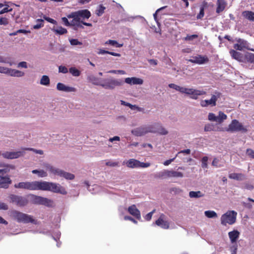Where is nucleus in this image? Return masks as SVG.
Here are the masks:
<instances>
[{
  "mask_svg": "<svg viewBox=\"0 0 254 254\" xmlns=\"http://www.w3.org/2000/svg\"><path fill=\"white\" fill-rule=\"evenodd\" d=\"M169 87L182 93H185L187 95H190V98L194 100H196L198 98V96L204 95L206 94V92L203 90H199L193 88L181 87L174 83L169 84Z\"/></svg>",
  "mask_w": 254,
  "mask_h": 254,
  "instance_id": "f257e3e1",
  "label": "nucleus"
},
{
  "mask_svg": "<svg viewBox=\"0 0 254 254\" xmlns=\"http://www.w3.org/2000/svg\"><path fill=\"white\" fill-rule=\"evenodd\" d=\"M40 190L51 191L64 195L67 193L65 189L60 184L46 181L40 182Z\"/></svg>",
  "mask_w": 254,
  "mask_h": 254,
  "instance_id": "f03ea898",
  "label": "nucleus"
},
{
  "mask_svg": "<svg viewBox=\"0 0 254 254\" xmlns=\"http://www.w3.org/2000/svg\"><path fill=\"white\" fill-rule=\"evenodd\" d=\"M11 216L13 219L16 220L19 223L36 224V221L33 218L32 216L17 210L12 211Z\"/></svg>",
  "mask_w": 254,
  "mask_h": 254,
  "instance_id": "7ed1b4c3",
  "label": "nucleus"
},
{
  "mask_svg": "<svg viewBox=\"0 0 254 254\" xmlns=\"http://www.w3.org/2000/svg\"><path fill=\"white\" fill-rule=\"evenodd\" d=\"M91 15V12L88 9H82L74 12H72L70 14L67 15L68 18L74 19L76 20H83L88 19Z\"/></svg>",
  "mask_w": 254,
  "mask_h": 254,
  "instance_id": "20e7f679",
  "label": "nucleus"
},
{
  "mask_svg": "<svg viewBox=\"0 0 254 254\" xmlns=\"http://www.w3.org/2000/svg\"><path fill=\"white\" fill-rule=\"evenodd\" d=\"M14 187L16 189H23L30 190H40V182H22L15 184Z\"/></svg>",
  "mask_w": 254,
  "mask_h": 254,
  "instance_id": "39448f33",
  "label": "nucleus"
},
{
  "mask_svg": "<svg viewBox=\"0 0 254 254\" xmlns=\"http://www.w3.org/2000/svg\"><path fill=\"white\" fill-rule=\"evenodd\" d=\"M237 213L234 211H228L225 214H223L221 217V223L223 225L226 226L227 224L232 225L234 224L236 220Z\"/></svg>",
  "mask_w": 254,
  "mask_h": 254,
  "instance_id": "423d86ee",
  "label": "nucleus"
},
{
  "mask_svg": "<svg viewBox=\"0 0 254 254\" xmlns=\"http://www.w3.org/2000/svg\"><path fill=\"white\" fill-rule=\"evenodd\" d=\"M46 167L51 173L55 175H57L60 177H63L66 180H72L74 179L75 176L73 174L65 172L62 170L56 168L50 165H47Z\"/></svg>",
  "mask_w": 254,
  "mask_h": 254,
  "instance_id": "0eeeda50",
  "label": "nucleus"
},
{
  "mask_svg": "<svg viewBox=\"0 0 254 254\" xmlns=\"http://www.w3.org/2000/svg\"><path fill=\"white\" fill-rule=\"evenodd\" d=\"M226 131L230 132L242 131L246 132L248 130L247 128L243 126L238 120H233L231 123L228 126V127L226 129Z\"/></svg>",
  "mask_w": 254,
  "mask_h": 254,
  "instance_id": "6e6552de",
  "label": "nucleus"
},
{
  "mask_svg": "<svg viewBox=\"0 0 254 254\" xmlns=\"http://www.w3.org/2000/svg\"><path fill=\"white\" fill-rule=\"evenodd\" d=\"M95 85H100L106 89H113L116 86H119L123 84L121 80L115 79H107L104 83H94Z\"/></svg>",
  "mask_w": 254,
  "mask_h": 254,
  "instance_id": "1a4fd4ad",
  "label": "nucleus"
},
{
  "mask_svg": "<svg viewBox=\"0 0 254 254\" xmlns=\"http://www.w3.org/2000/svg\"><path fill=\"white\" fill-rule=\"evenodd\" d=\"M152 129H153L151 125L143 126L132 129L131 130V133L132 134L136 136H141L148 133H152V132L154 131Z\"/></svg>",
  "mask_w": 254,
  "mask_h": 254,
  "instance_id": "9d476101",
  "label": "nucleus"
},
{
  "mask_svg": "<svg viewBox=\"0 0 254 254\" xmlns=\"http://www.w3.org/2000/svg\"><path fill=\"white\" fill-rule=\"evenodd\" d=\"M9 198L10 202L20 207L26 205L28 202V200L26 197L13 194H10Z\"/></svg>",
  "mask_w": 254,
  "mask_h": 254,
  "instance_id": "9b49d317",
  "label": "nucleus"
},
{
  "mask_svg": "<svg viewBox=\"0 0 254 254\" xmlns=\"http://www.w3.org/2000/svg\"><path fill=\"white\" fill-rule=\"evenodd\" d=\"M126 165L127 167L130 168H147L150 166V163L141 162L137 160L130 159L127 162Z\"/></svg>",
  "mask_w": 254,
  "mask_h": 254,
  "instance_id": "f8f14e48",
  "label": "nucleus"
},
{
  "mask_svg": "<svg viewBox=\"0 0 254 254\" xmlns=\"http://www.w3.org/2000/svg\"><path fill=\"white\" fill-rule=\"evenodd\" d=\"M188 61L194 64H203L209 62V59L206 56L197 55L192 57L191 59L188 60Z\"/></svg>",
  "mask_w": 254,
  "mask_h": 254,
  "instance_id": "ddd939ff",
  "label": "nucleus"
},
{
  "mask_svg": "<svg viewBox=\"0 0 254 254\" xmlns=\"http://www.w3.org/2000/svg\"><path fill=\"white\" fill-rule=\"evenodd\" d=\"M24 152L23 151H16V152H5L2 154V156L6 159H16L19 157L23 156Z\"/></svg>",
  "mask_w": 254,
  "mask_h": 254,
  "instance_id": "4468645a",
  "label": "nucleus"
},
{
  "mask_svg": "<svg viewBox=\"0 0 254 254\" xmlns=\"http://www.w3.org/2000/svg\"><path fill=\"white\" fill-rule=\"evenodd\" d=\"M237 43L234 45V48L237 50L242 51L244 49H249V43L245 40L239 39L237 40Z\"/></svg>",
  "mask_w": 254,
  "mask_h": 254,
  "instance_id": "2eb2a0df",
  "label": "nucleus"
},
{
  "mask_svg": "<svg viewBox=\"0 0 254 254\" xmlns=\"http://www.w3.org/2000/svg\"><path fill=\"white\" fill-rule=\"evenodd\" d=\"M165 216L162 214L159 218L155 221V224L164 229H167L169 228V223L165 220Z\"/></svg>",
  "mask_w": 254,
  "mask_h": 254,
  "instance_id": "dca6fc26",
  "label": "nucleus"
},
{
  "mask_svg": "<svg viewBox=\"0 0 254 254\" xmlns=\"http://www.w3.org/2000/svg\"><path fill=\"white\" fill-rule=\"evenodd\" d=\"M151 126L152 130L154 131L152 133H158L161 135H166L168 133V131L159 123H154L151 125Z\"/></svg>",
  "mask_w": 254,
  "mask_h": 254,
  "instance_id": "f3484780",
  "label": "nucleus"
},
{
  "mask_svg": "<svg viewBox=\"0 0 254 254\" xmlns=\"http://www.w3.org/2000/svg\"><path fill=\"white\" fill-rule=\"evenodd\" d=\"M127 211L128 213L135 217L137 219H141V215L140 211L136 208L135 205L133 204L128 207Z\"/></svg>",
  "mask_w": 254,
  "mask_h": 254,
  "instance_id": "a211bd4d",
  "label": "nucleus"
},
{
  "mask_svg": "<svg viewBox=\"0 0 254 254\" xmlns=\"http://www.w3.org/2000/svg\"><path fill=\"white\" fill-rule=\"evenodd\" d=\"M217 100V97L215 95H213L210 100H204L201 101L200 105L202 107H207L209 105H211L212 106H216V102Z\"/></svg>",
  "mask_w": 254,
  "mask_h": 254,
  "instance_id": "6ab92c4d",
  "label": "nucleus"
},
{
  "mask_svg": "<svg viewBox=\"0 0 254 254\" xmlns=\"http://www.w3.org/2000/svg\"><path fill=\"white\" fill-rule=\"evenodd\" d=\"M0 183H2L0 184L2 188L7 189L11 184L12 181L8 176H2L0 177Z\"/></svg>",
  "mask_w": 254,
  "mask_h": 254,
  "instance_id": "aec40b11",
  "label": "nucleus"
},
{
  "mask_svg": "<svg viewBox=\"0 0 254 254\" xmlns=\"http://www.w3.org/2000/svg\"><path fill=\"white\" fill-rule=\"evenodd\" d=\"M125 82L130 85H141L143 84V80L141 78L133 77H127L125 78Z\"/></svg>",
  "mask_w": 254,
  "mask_h": 254,
  "instance_id": "412c9836",
  "label": "nucleus"
},
{
  "mask_svg": "<svg viewBox=\"0 0 254 254\" xmlns=\"http://www.w3.org/2000/svg\"><path fill=\"white\" fill-rule=\"evenodd\" d=\"M216 4L217 8L216 12L217 13H220L225 9L227 3L224 0H217Z\"/></svg>",
  "mask_w": 254,
  "mask_h": 254,
  "instance_id": "4be33fe9",
  "label": "nucleus"
},
{
  "mask_svg": "<svg viewBox=\"0 0 254 254\" xmlns=\"http://www.w3.org/2000/svg\"><path fill=\"white\" fill-rule=\"evenodd\" d=\"M228 236L232 243H235L240 236V232L236 230L228 233Z\"/></svg>",
  "mask_w": 254,
  "mask_h": 254,
  "instance_id": "5701e85b",
  "label": "nucleus"
},
{
  "mask_svg": "<svg viewBox=\"0 0 254 254\" xmlns=\"http://www.w3.org/2000/svg\"><path fill=\"white\" fill-rule=\"evenodd\" d=\"M57 88L59 91H63L65 92H72L74 91L75 90V89L73 87L66 86L63 83L60 82L57 84Z\"/></svg>",
  "mask_w": 254,
  "mask_h": 254,
  "instance_id": "b1692460",
  "label": "nucleus"
},
{
  "mask_svg": "<svg viewBox=\"0 0 254 254\" xmlns=\"http://www.w3.org/2000/svg\"><path fill=\"white\" fill-rule=\"evenodd\" d=\"M7 74L11 76L21 77L24 75V73L22 71H19L17 69L8 68Z\"/></svg>",
  "mask_w": 254,
  "mask_h": 254,
  "instance_id": "393cba45",
  "label": "nucleus"
},
{
  "mask_svg": "<svg viewBox=\"0 0 254 254\" xmlns=\"http://www.w3.org/2000/svg\"><path fill=\"white\" fill-rule=\"evenodd\" d=\"M167 175L168 178H183L184 177L183 173L174 170H168Z\"/></svg>",
  "mask_w": 254,
  "mask_h": 254,
  "instance_id": "a878e982",
  "label": "nucleus"
},
{
  "mask_svg": "<svg viewBox=\"0 0 254 254\" xmlns=\"http://www.w3.org/2000/svg\"><path fill=\"white\" fill-rule=\"evenodd\" d=\"M83 21L76 20L74 21V19H72V27L74 30H77L78 28L83 29Z\"/></svg>",
  "mask_w": 254,
  "mask_h": 254,
  "instance_id": "bb28decb",
  "label": "nucleus"
},
{
  "mask_svg": "<svg viewBox=\"0 0 254 254\" xmlns=\"http://www.w3.org/2000/svg\"><path fill=\"white\" fill-rule=\"evenodd\" d=\"M230 53L233 59L240 62L242 61L243 57L241 53L237 52L234 50H230Z\"/></svg>",
  "mask_w": 254,
  "mask_h": 254,
  "instance_id": "cd10ccee",
  "label": "nucleus"
},
{
  "mask_svg": "<svg viewBox=\"0 0 254 254\" xmlns=\"http://www.w3.org/2000/svg\"><path fill=\"white\" fill-rule=\"evenodd\" d=\"M229 178L237 181H242L245 179V175L242 173H231L229 175Z\"/></svg>",
  "mask_w": 254,
  "mask_h": 254,
  "instance_id": "c85d7f7f",
  "label": "nucleus"
},
{
  "mask_svg": "<svg viewBox=\"0 0 254 254\" xmlns=\"http://www.w3.org/2000/svg\"><path fill=\"white\" fill-rule=\"evenodd\" d=\"M52 30L55 32V34L59 35H63L67 33V30L62 26H59L57 28L54 27L52 29Z\"/></svg>",
  "mask_w": 254,
  "mask_h": 254,
  "instance_id": "c756f323",
  "label": "nucleus"
},
{
  "mask_svg": "<svg viewBox=\"0 0 254 254\" xmlns=\"http://www.w3.org/2000/svg\"><path fill=\"white\" fill-rule=\"evenodd\" d=\"M243 16L246 19L254 21V12L251 11H245L243 12Z\"/></svg>",
  "mask_w": 254,
  "mask_h": 254,
  "instance_id": "7c9ffc66",
  "label": "nucleus"
},
{
  "mask_svg": "<svg viewBox=\"0 0 254 254\" xmlns=\"http://www.w3.org/2000/svg\"><path fill=\"white\" fill-rule=\"evenodd\" d=\"M222 130L217 128V129L215 128V127L214 125L212 124H207L205 125L204 127V131H221Z\"/></svg>",
  "mask_w": 254,
  "mask_h": 254,
  "instance_id": "2f4dec72",
  "label": "nucleus"
},
{
  "mask_svg": "<svg viewBox=\"0 0 254 254\" xmlns=\"http://www.w3.org/2000/svg\"><path fill=\"white\" fill-rule=\"evenodd\" d=\"M204 196V194L200 191H190L189 192V196L190 198H199Z\"/></svg>",
  "mask_w": 254,
  "mask_h": 254,
  "instance_id": "473e14b6",
  "label": "nucleus"
},
{
  "mask_svg": "<svg viewBox=\"0 0 254 254\" xmlns=\"http://www.w3.org/2000/svg\"><path fill=\"white\" fill-rule=\"evenodd\" d=\"M167 173H168V170H164L163 171L158 172L157 174H155L154 177L155 178H159V179L167 178H168Z\"/></svg>",
  "mask_w": 254,
  "mask_h": 254,
  "instance_id": "72a5a7b5",
  "label": "nucleus"
},
{
  "mask_svg": "<svg viewBox=\"0 0 254 254\" xmlns=\"http://www.w3.org/2000/svg\"><path fill=\"white\" fill-rule=\"evenodd\" d=\"M98 54L99 55H103L105 54H109L113 56L121 57V55L119 53H117L113 52H110L103 49H100Z\"/></svg>",
  "mask_w": 254,
  "mask_h": 254,
  "instance_id": "f704fd0d",
  "label": "nucleus"
},
{
  "mask_svg": "<svg viewBox=\"0 0 254 254\" xmlns=\"http://www.w3.org/2000/svg\"><path fill=\"white\" fill-rule=\"evenodd\" d=\"M105 44L111 45L117 48H121L123 46V44H119L117 41L113 40H109Z\"/></svg>",
  "mask_w": 254,
  "mask_h": 254,
  "instance_id": "c9c22d12",
  "label": "nucleus"
},
{
  "mask_svg": "<svg viewBox=\"0 0 254 254\" xmlns=\"http://www.w3.org/2000/svg\"><path fill=\"white\" fill-rule=\"evenodd\" d=\"M227 115L221 111L219 112L218 116H217V122L221 123L227 119Z\"/></svg>",
  "mask_w": 254,
  "mask_h": 254,
  "instance_id": "e433bc0d",
  "label": "nucleus"
},
{
  "mask_svg": "<svg viewBox=\"0 0 254 254\" xmlns=\"http://www.w3.org/2000/svg\"><path fill=\"white\" fill-rule=\"evenodd\" d=\"M53 203V201L51 199L43 197L41 204L50 207L52 206Z\"/></svg>",
  "mask_w": 254,
  "mask_h": 254,
  "instance_id": "4c0bfd02",
  "label": "nucleus"
},
{
  "mask_svg": "<svg viewBox=\"0 0 254 254\" xmlns=\"http://www.w3.org/2000/svg\"><path fill=\"white\" fill-rule=\"evenodd\" d=\"M40 84L43 85H49L50 84V79L47 75L42 76L40 80Z\"/></svg>",
  "mask_w": 254,
  "mask_h": 254,
  "instance_id": "58836bf2",
  "label": "nucleus"
},
{
  "mask_svg": "<svg viewBox=\"0 0 254 254\" xmlns=\"http://www.w3.org/2000/svg\"><path fill=\"white\" fill-rule=\"evenodd\" d=\"M32 196L33 198L32 201L33 203L37 204H41L43 197L35 195H32Z\"/></svg>",
  "mask_w": 254,
  "mask_h": 254,
  "instance_id": "ea45409f",
  "label": "nucleus"
},
{
  "mask_svg": "<svg viewBox=\"0 0 254 254\" xmlns=\"http://www.w3.org/2000/svg\"><path fill=\"white\" fill-rule=\"evenodd\" d=\"M205 215L208 218H215L217 217V213L214 211L211 210H207L204 212Z\"/></svg>",
  "mask_w": 254,
  "mask_h": 254,
  "instance_id": "a19ab883",
  "label": "nucleus"
},
{
  "mask_svg": "<svg viewBox=\"0 0 254 254\" xmlns=\"http://www.w3.org/2000/svg\"><path fill=\"white\" fill-rule=\"evenodd\" d=\"M69 71L74 76H78L80 74V71L75 67H70L69 69Z\"/></svg>",
  "mask_w": 254,
  "mask_h": 254,
  "instance_id": "79ce46f5",
  "label": "nucleus"
},
{
  "mask_svg": "<svg viewBox=\"0 0 254 254\" xmlns=\"http://www.w3.org/2000/svg\"><path fill=\"white\" fill-rule=\"evenodd\" d=\"M37 23L33 26V28L35 29H38L44 26V20L42 19H37Z\"/></svg>",
  "mask_w": 254,
  "mask_h": 254,
  "instance_id": "37998d69",
  "label": "nucleus"
},
{
  "mask_svg": "<svg viewBox=\"0 0 254 254\" xmlns=\"http://www.w3.org/2000/svg\"><path fill=\"white\" fill-rule=\"evenodd\" d=\"M246 59L247 62L254 64V53H248L245 55Z\"/></svg>",
  "mask_w": 254,
  "mask_h": 254,
  "instance_id": "c03bdc74",
  "label": "nucleus"
},
{
  "mask_svg": "<svg viewBox=\"0 0 254 254\" xmlns=\"http://www.w3.org/2000/svg\"><path fill=\"white\" fill-rule=\"evenodd\" d=\"M105 9V7L103 5H100L98 9L96 10V14L99 16H101L104 12Z\"/></svg>",
  "mask_w": 254,
  "mask_h": 254,
  "instance_id": "a18cd8bd",
  "label": "nucleus"
},
{
  "mask_svg": "<svg viewBox=\"0 0 254 254\" xmlns=\"http://www.w3.org/2000/svg\"><path fill=\"white\" fill-rule=\"evenodd\" d=\"M67 18H68L67 17H62V20L63 22V23H64V25H65L66 26L72 27V20L70 22H69Z\"/></svg>",
  "mask_w": 254,
  "mask_h": 254,
  "instance_id": "49530a36",
  "label": "nucleus"
},
{
  "mask_svg": "<svg viewBox=\"0 0 254 254\" xmlns=\"http://www.w3.org/2000/svg\"><path fill=\"white\" fill-rule=\"evenodd\" d=\"M69 42L70 45L72 46H76V45H82V42L79 41L78 39H71L69 40Z\"/></svg>",
  "mask_w": 254,
  "mask_h": 254,
  "instance_id": "de8ad7c7",
  "label": "nucleus"
},
{
  "mask_svg": "<svg viewBox=\"0 0 254 254\" xmlns=\"http://www.w3.org/2000/svg\"><path fill=\"white\" fill-rule=\"evenodd\" d=\"M24 150H29L35 152L37 154H39L40 155L43 154V151L42 150H37L33 148H24L23 149Z\"/></svg>",
  "mask_w": 254,
  "mask_h": 254,
  "instance_id": "09e8293b",
  "label": "nucleus"
},
{
  "mask_svg": "<svg viewBox=\"0 0 254 254\" xmlns=\"http://www.w3.org/2000/svg\"><path fill=\"white\" fill-rule=\"evenodd\" d=\"M198 35L196 34H193V35H187V36L185 38V40L186 41H192L194 39L198 38Z\"/></svg>",
  "mask_w": 254,
  "mask_h": 254,
  "instance_id": "8fccbe9b",
  "label": "nucleus"
},
{
  "mask_svg": "<svg viewBox=\"0 0 254 254\" xmlns=\"http://www.w3.org/2000/svg\"><path fill=\"white\" fill-rule=\"evenodd\" d=\"M208 161V157L207 156H204L202 158L201 160V165L202 167L203 168H206L207 167V162Z\"/></svg>",
  "mask_w": 254,
  "mask_h": 254,
  "instance_id": "3c124183",
  "label": "nucleus"
},
{
  "mask_svg": "<svg viewBox=\"0 0 254 254\" xmlns=\"http://www.w3.org/2000/svg\"><path fill=\"white\" fill-rule=\"evenodd\" d=\"M204 8L203 7H201L200 9V11L199 13L197 14L196 18L198 19H201L204 15Z\"/></svg>",
  "mask_w": 254,
  "mask_h": 254,
  "instance_id": "603ef678",
  "label": "nucleus"
},
{
  "mask_svg": "<svg viewBox=\"0 0 254 254\" xmlns=\"http://www.w3.org/2000/svg\"><path fill=\"white\" fill-rule=\"evenodd\" d=\"M119 162H113V161H107L106 162V165L110 167H116L119 166Z\"/></svg>",
  "mask_w": 254,
  "mask_h": 254,
  "instance_id": "864d4df0",
  "label": "nucleus"
},
{
  "mask_svg": "<svg viewBox=\"0 0 254 254\" xmlns=\"http://www.w3.org/2000/svg\"><path fill=\"white\" fill-rule=\"evenodd\" d=\"M247 154L252 158L254 159V150L248 148L246 150Z\"/></svg>",
  "mask_w": 254,
  "mask_h": 254,
  "instance_id": "5fc2aeb1",
  "label": "nucleus"
},
{
  "mask_svg": "<svg viewBox=\"0 0 254 254\" xmlns=\"http://www.w3.org/2000/svg\"><path fill=\"white\" fill-rule=\"evenodd\" d=\"M43 18L44 19L47 21L48 22H50V23H51L52 24H57V22L56 20H54V19L53 18H51L49 17H47L46 16H43Z\"/></svg>",
  "mask_w": 254,
  "mask_h": 254,
  "instance_id": "6e6d98bb",
  "label": "nucleus"
},
{
  "mask_svg": "<svg viewBox=\"0 0 254 254\" xmlns=\"http://www.w3.org/2000/svg\"><path fill=\"white\" fill-rule=\"evenodd\" d=\"M208 118L209 121L217 122V116H216L213 113H209Z\"/></svg>",
  "mask_w": 254,
  "mask_h": 254,
  "instance_id": "4d7b16f0",
  "label": "nucleus"
},
{
  "mask_svg": "<svg viewBox=\"0 0 254 254\" xmlns=\"http://www.w3.org/2000/svg\"><path fill=\"white\" fill-rule=\"evenodd\" d=\"M59 71L63 73H66L68 72V69L65 66L60 65L59 67Z\"/></svg>",
  "mask_w": 254,
  "mask_h": 254,
  "instance_id": "13d9d810",
  "label": "nucleus"
},
{
  "mask_svg": "<svg viewBox=\"0 0 254 254\" xmlns=\"http://www.w3.org/2000/svg\"><path fill=\"white\" fill-rule=\"evenodd\" d=\"M8 23L7 18L5 17L0 18V25H6Z\"/></svg>",
  "mask_w": 254,
  "mask_h": 254,
  "instance_id": "bf43d9fd",
  "label": "nucleus"
},
{
  "mask_svg": "<svg viewBox=\"0 0 254 254\" xmlns=\"http://www.w3.org/2000/svg\"><path fill=\"white\" fill-rule=\"evenodd\" d=\"M155 209H154L151 212L147 214L146 215V216H145V219L147 221L150 220L152 218V215L155 212Z\"/></svg>",
  "mask_w": 254,
  "mask_h": 254,
  "instance_id": "052dcab7",
  "label": "nucleus"
},
{
  "mask_svg": "<svg viewBox=\"0 0 254 254\" xmlns=\"http://www.w3.org/2000/svg\"><path fill=\"white\" fill-rule=\"evenodd\" d=\"M8 209V206L6 203H5L4 202H0V210H7Z\"/></svg>",
  "mask_w": 254,
  "mask_h": 254,
  "instance_id": "680f3d73",
  "label": "nucleus"
},
{
  "mask_svg": "<svg viewBox=\"0 0 254 254\" xmlns=\"http://www.w3.org/2000/svg\"><path fill=\"white\" fill-rule=\"evenodd\" d=\"M38 175L39 177H47L48 175L46 172L43 170H39Z\"/></svg>",
  "mask_w": 254,
  "mask_h": 254,
  "instance_id": "e2e57ef3",
  "label": "nucleus"
},
{
  "mask_svg": "<svg viewBox=\"0 0 254 254\" xmlns=\"http://www.w3.org/2000/svg\"><path fill=\"white\" fill-rule=\"evenodd\" d=\"M237 251V246L235 245L230 247V252L231 254H236Z\"/></svg>",
  "mask_w": 254,
  "mask_h": 254,
  "instance_id": "0e129e2a",
  "label": "nucleus"
},
{
  "mask_svg": "<svg viewBox=\"0 0 254 254\" xmlns=\"http://www.w3.org/2000/svg\"><path fill=\"white\" fill-rule=\"evenodd\" d=\"M9 170L7 168L0 169V177L2 176H5V175L6 174L9 172Z\"/></svg>",
  "mask_w": 254,
  "mask_h": 254,
  "instance_id": "69168bd1",
  "label": "nucleus"
},
{
  "mask_svg": "<svg viewBox=\"0 0 254 254\" xmlns=\"http://www.w3.org/2000/svg\"><path fill=\"white\" fill-rule=\"evenodd\" d=\"M124 219L125 220H129L132 222L133 223L135 224H137V222L136 220H135L134 218H132L131 216H125L124 217Z\"/></svg>",
  "mask_w": 254,
  "mask_h": 254,
  "instance_id": "338daca9",
  "label": "nucleus"
},
{
  "mask_svg": "<svg viewBox=\"0 0 254 254\" xmlns=\"http://www.w3.org/2000/svg\"><path fill=\"white\" fill-rule=\"evenodd\" d=\"M177 156V155H176V156L173 158H172V159H169V160H166L164 163H163V164L165 165V166H168L169 165V164H170L173 161H174V160L176 159V157Z\"/></svg>",
  "mask_w": 254,
  "mask_h": 254,
  "instance_id": "774afa93",
  "label": "nucleus"
}]
</instances>
